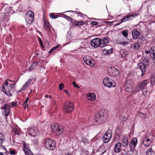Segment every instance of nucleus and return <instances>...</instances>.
<instances>
[{
	"label": "nucleus",
	"instance_id": "1",
	"mask_svg": "<svg viewBox=\"0 0 155 155\" xmlns=\"http://www.w3.org/2000/svg\"><path fill=\"white\" fill-rule=\"evenodd\" d=\"M16 83L14 81L6 80L2 85V91L8 96H11L15 89Z\"/></svg>",
	"mask_w": 155,
	"mask_h": 155
},
{
	"label": "nucleus",
	"instance_id": "2",
	"mask_svg": "<svg viewBox=\"0 0 155 155\" xmlns=\"http://www.w3.org/2000/svg\"><path fill=\"white\" fill-rule=\"evenodd\" d=\"M10 12V9L9 8H7L6 9L5 12L2 13L0 15V21H1L2 23L4 24L5 26L9 24V17Z\"/></svg>",
	"mask_w": 155,
	"mask_h": 155
},
{
	"label": "nucleus",
	"instance_id": "3",
	"mask_svg": "<svg viewBox=\"0 0 155 155\" xmlns=\"http://www.w3.org/2000/svg\"><path fill=\"white\" fill-rule=\"evenodd\" d=\"M148 64V59L147 58H144L141 62L138 64L137 68L140 69L141 71V76H143L145 74L147 67Z\"/></svg>",
	"mask_w": 155,
	"mask_h": 155
},
{
	"label": "nucleus",
	"instance_id": "4",
	"mask_svg": "<svg viewBox=\"0 0 155 155\" xmlns=\"http://www.w3.org/2000/svg\"><path fill=\"white\" fill-rule=\"evenodd\" d=\"M45 147L49 150H53L56 147V143L54 140L50 138H46L45 140Z\"/></svg>",
	"mask_w": 155,
	"mask_h": 155
},
{
	"label": "nucleus",
	"instance_id": "5",
	"mask_svg": "<svg viewBox=\"0 0 155 155\" xmlns=\"http://www.w3.org/2000/svg\"><path fill=\"white\" fill-rule=\"evenodd\" d=\"M51 129L52 132L55 133V134L57 135L61 134L64 130L62 127L58 124H54L52 126Z\"/></svg>",
	"mask_w": 155,
	"mask_h": 155
},
{
	"label": "nucleus",
	"instance_id": "6",
	"mask_svg": "<svg viewBox=\"0 0 155 155\" xmlns=\"http://www.w3.org/2000/svg\"><path fill=\"white\" fill-rule=\"evenodd\" d=\"M74 105L73 103L70 101L66 102L64 104L63 108V111L65 113H69L73 111Z\"/></svg>",
	"mask_w": 155,
	"mask_h": 155
},
{
	"label": "nucleus",
	"instance_id": "7",
	"mask_svg": "<svg viewBox=\"0 0 155 155\" xmlns=\"http://www.w3.org/2000/svg\"><path fill=\"white\" fill-rule=\"evenodd\" d=\"M34 20V13L31 10L27 12L25 15V20L28 24H31Z\"/></svg>",
	"mask_w": 155,
	"mask_h": 155
},
{
	"label": "nucleus",
	"instance_id": "8",
	"mask_svg": "<svg viewBox=\"0 0 155 155\" xmlns=\"http://www.w3.org/2000/svg\"><path fill=\"white\" fill-rule=\"evenodd\" d=\"M112 136V131L110 130H108L102 137V140L104 143H108L110 140Z\"/></svg>",
	"mask_w": 155,
	"mask_h": 155
},
{
	"label": "nucleus",
	"instance_id": "9",
	"mask_svg": "<svg viewBox=\"0 0 155 155\" xmlns=\"http://www.w3.org/2000/svg\"><path fill=\"white\" fill-rule=\"evenodd\" d=\"M103 83L105 86L109 87H115V84L113 80L111 79H108V77H105L103 80Z\"/></svg>",
	"mask_w": 155,
	"mask_h": 155
},
{
	"label": "nucleus",
	"instance_id": "10",
	"mask_svg": "<svg viewBox=\"0 0 155 155\" xmlns=\"http://www.w3.org/2000/svg\"><path fill=\"white\" fill-rule=\"evenodd\" d=\"M101 40L99 38H95L91 41V45L94 48H97L100 45H101Z\"/></svg>",
	"mask_w": 155,
	"mask_h": 155
},
{
	"label": "nucleus",
	"instance_id": "11",
	"mask_svg": "<svg viewBox=\"0 0 155 155\" xmlns=\"http://www.w3.org/2000/svg\"><path fill=\"white\" fill-rule=\"evenodd\" d=\"M138 14L137 13H132L130 15H128L127 16H125L121 19V22L120 24L124 22H125L128 21H129L132 19L131 17H134L137 16Z\"/></svg>",
	"mask_w": 155,
	"mask_h": 155
},
{
	"label": "nucleus",
	"instance_id": "12",
	"mask_svg": "<svg viewBox=\"0 0 155 155\" xmlns=\"http://www.w3.org/2000/svg\"><path fill=\"white\" fill-rule=\"evenodd\" d=\"M8 105L6 104H5L3 106H2L1 108V109L3 110V113H4V115L5 116V119H7V117L8 115L10 112V108L9 107Z\"/></svg>",
	"mask_w": 155,
	"mask_h": 155
},
{
	"label": "nucleus",
	"instance_id": "13",
	"mask_svg": "<svg viewBox=\"0 0 155 155\" xmlns=\"http://www.w3.org/2000/svg\"><path fill=\"white\" fill-rule=\"evenodd\" d=\"M23 150L26 155H32V153L27 147L25 141H23Z\"/></svg>",
	"mask_w": 155,
	"mask_h": 155
},
{
	"label": "nucleus",
	"instance_id": "14",
	"mask_svg": "<svg viewBox=\"0 0 155 155\" xmlns=\"http://www.w3.org/2000/svg\"><path fill=\"white\" fill-rule=\"evenodd\" d=\"M98 114L104 120L107 117V110L103 109L100 110L98 112Z\"/></svg>",
	"mask_w": 155,
	"mask_h": 155
},
{
	"label": "nucleus",
	"instance_id": "15",
	"mask_svg": "<svg viewBox=\"0 0 155 155\" xmlns=\"http://www.w3.org/2000/svg\"><path fill=\"white\" fill-rule=\"evenodd\" d=\"M137 143V139L136 137L133 138L131 140L129 144L130 148L134 149L136 147Z\"/></svg>",
	"mask_w": 155,
	"mask_h": 155
},
{
	"label": "nucleus",
	"instance_id": "16",
	"mask_svg": "<svg viewBox=\"0 0 155 155\" xmlns=\"http://www.w3.org/2000/svg\"><path fill=\"white\" fill-rule=\"evenodd\" d=\"M122 144L121 143L118 142L114 146V150L115 153H119L121 150Z\"/></svg>",
	"mask_w": 155,
	"mask_h": 155
},
{
	"label": "nucleus",
	"instance_id": "17",
	"mask_svg": "<svg viewBox=\"0 0 155 155\" xmlns=\"http://www.w3.org/2000/svg\"><path fill=\"white\" fill-rule=\"evenodd\" d=\"M151 143V141L147 137H144L142 141V144L146 147L149 146Z\"/></svg>",
	"mask_w": 155,
	"mask_h": 155
},
{
	"label": "nucleus",
	"instance_id": "18",
	"mask_svg": "<svg viewBox=\"0 0 155 155\" xmlns=\"http://www.w3.org/2000/svg\"><path fill=\"white\" fill-rule=\"evenodd\" d=\"M109 42V38L107 37L103 38L101 41V45L100 47H104Z\"/></svg>",
	"mask_w": 155,
	"mask_h": 155
},
{
	"label": "nucleus",
	"instance_id": "19",
	"mask_svg": "<svg viewBox=\"0 0 155 155\" xmlns=\"http://www.w3.org/2000/svg\"><path fill=\"white\" fill-rule=\"evenodd\" d=\"M137 42L140 45L142 44H146L147 39L144 36L141 35L138 38Z\"/></svg>",
	"mask_w": 155,
	"mask_h": 155
},
{
	"label": "nucleus",
	"instance_id": "20",
	"mask_svg": "<svg viewBox=\"0 0 155 155\" xmlns=\"http://www.w3.org/2000/svg\"><path fill=\"white\" fill-rule=\"evenodd\" d=\"M44 27L46 30L50 31L51 29V26L49 22L46 20L44 21Z\"/></svg>",
	"mask_w": 155,
	"mask_h": 155
},
{
	"label": "nucleus",
	"instance_id": "21",
	"mask_svg": "<svg viewBox=\"0 0 155 155\" xmlns=\"http://www.w3.org/2000/svg\"><path fill=\"white\" fill-rule=\"evenodd\" d=\"M140 33L135 29L133 30L132 32V37L133 39L136 40L139 37Z\"/></svg>",
	"mask_w": 155,
	"mask_h": 155
},
{
	"label": "nucleus",
	"instance_id": "22",
	"mask_svg": "<svg viewBox=\"0 0 155 155\" xmlns=\"http://www.w3.org/2000/svg\"><path fill=\"white\" fill-rule=\"evenodd\" d=\"M11 133L12 135H15L17 134L18 135L20 134V130L18 127H13L11 131Z\"/></svg>",
	"mask_w": 155,
	"mask_h": 155
},
{
	"label": "nucleus",
	"instance_id": "23",
	"mask_svg": "<svg viewBox=\"0 0 155 155\" xmlns=\"http://www.w3.org/2000/svg\"><path fill=\"white\" fill-rule=\"evenodd\" d=\"M94 120L98 124L101 123L104 120L98 114L95 115Z\"/></svg>",
	"mask_w": 155,
	"mask_h": 155
},
{
	"label": "nucleus",
	"instance_id": "24",
	"mask_svg": "<svg viewBox=\"0 0 155 155\" xmlns=\"http://www.w3.org/2000/svg\"><path fill=\"white\" fill-rule=\"evenodd\" d=\"M122 145L123 147H126L128 146L129 142L128 138L127 137L124 136L122 139Z\"/></svg>",
	"mask_w": 155,
	"mask_h": 155
},
{
	"label": "nucleus",
	"instance_id": "25",
	"mask_svg": "<svg viewBox=\"0 0 155 155\" xmlns=\"http://www.w3.org/2000/svg\"><path fill=\"white\" fill-rule=\"evenodd\" d=\"M87 96L88 99L90 101H94L95 99L96 96L95 94L94 93H88L87 95Z\"/></svg>",
	"mask_w": 155,
	"mask_h": 155
},
{
	"label": "nucleus",
	"instance_id": "26",
	"mask_svg": "<svg viewBox=\"0 0 155 155\" xmlns=\"http://www.w3.org/2000/svg\"><path fill=\"white\" fill-rule=\"evenodd\" d=\"M147 83V80H144L141 81L140 83L138 84V85L141 89H143L146 86Z\"/></svg>",
	"mask_w": 155,
	"mask_h": 155
},
{
	"label": "nucleus",
	"instance_id": "27",
	"mask_svg": "<svg viewBox=\"0 0 155 155\" xmlns=\"http://www.w3.org/2000/svg\"><path fill=\"white\" fill-rule=\"evenodd\" d=\"M5 139V136L2 134L0 133V147H1L3 150H5V148L4 147L1 146L3 142L4 141Z\"/></svg>",
	"mask_w": 155,
	"mask_h": 155
},
{
	"label": "nucleus",
	"instance_id": "28",
	"mask_svg": "<svg viewBox=\"0 0 155 155\" xmlns=\"http://www.w3.org/2000/svg\"><path fill=\"white\" fill-rule=\"evenodd\" d=\"M140 47V45L137 42L134 43L133 44H131L130 45V48L134 50L138 49Z\"/></svg>",
	"mask_w": 155,
	"mask_h": 155
},
{
	"label": "nucleus",
	"instance_id": "29",
	"mask_svg": "<svg viewBox=\"0 0 155 155\" xmlns=\"http://www.w3.org/2000/svg\"><path fill=\"white\" fill-rule=\"evenodd\" d=\"M150 52L151 54H153V57H151V55L150 54V57L151 58H152L153 59V60L155 58L154 56L155 55V46H152L150 48Z\"/></svg>",
	"mask_w": 155,
	"mask_h": 155
},
{
	"label": "nucleus",
	"instance_id": "30",
	"mask_svg": "<svg viewBox=\"0 0 155 155\" xmlns=\"http://www.w3.org/2000/svg\"><path fill=\"white\" fill-rule=\"evenodd\" d=\"M27 133L29 135L32 137H34L36 136V134L33 129L31 128L29 129V130L27 132Z\"/></svg>",
	"mask_w": 155,
	"mask_h": 155
},
{
	"label": "nucleus",
	"instance_id": "31",
	"mask_svg": "<svg viewBox=\"0 0 155 155\" xmlns=\"http://www.w3.org/2000/svg\"><path fill=\"white\" fill-rule=\"evenodd\" d=\"M111 70L112 72V73L113 74V75L116 76L119 74V71L118 69L115 68L114 67L111 68Z\"/></svg>",
	"mask_w": 155,
	"mask_h": 155
},
{
	"label": "nucleus",
	"instance_id": "32",
	"mask_svg": "<svg viewBox=\"0 0 155 155\" xmlns=\"http://www.w3.org/2000/svg\"><path fill=\"white\" fill-rule=\"evenodd\" d=\"M113 51V48H111L110 49L108 50L104 49L103 50L102 52L104 55H107L112 53Z\"/></svg>",
	"mask_w": 155,
	"mask_h": 155
},
{
	"label": "nucleus",
	"instance_id": "33",
	"mask_svg": "<svg viewBox=\"0 0 155 155\" xmlns=\"http://www.w3.org/2000/svg\"><path fill=\"white\" fill-rule=\"evenodd\" d=\"M140 89L141 88L139 86V85H138L137 86H136L134 88V89L132 91V94H134L137 92L139 91L140 90Z\"/></svg>",
	"mask_w": 155,
	"mask_h": 155
},
{
	"label": "nucleus",
	"instance_id": "34",
	"mask_svg": "<svg viewBox=\"0 0 155 155\" xmlns=\"http://www.w3.org/2000/svg\"><path fill=\"white\" fill-rule=\"evenodd\" d=\"M38 62H34L33 63L31 64L29 69V70L30 71H31L33 69H34L35 67L38 65Z\"/></svg>",
	"mask_w": 155,
	"mask_h": 155
},
{
	"label": "nucleus",
	"instance_id": "35",
	"mask_svg": "<svg viewBox=\"0 0 155 155\" xmlns=\"http://www.w3.org/2000/svg\"><path fill=\"white\" fill-rule=\"evenodd\" d=\"M146 155H154V152L151 148H150L146 151Z\"/></svg>",
	"mask_w": 155,
	"mask_h": 155
},
{
	"label": "nucleus",
	"instance_id": "36",
	"mask_svg": "<svg viewBox=\"0 0 155 155\" xmlns=\"http://www.w3.org/2000/svg\"><path fill=\"white\" fill-rule=\"evenodd\" d=\"M58 13H51L49 14V16L51 18L55 19L59 16L58 15Z\"/></svg>",
	"mask_w": 155,
	"mask_h": 155
},
{
	"label": "nucleus",
	"instance_id": "37",
	"mask_svg": "<svg viewBox=\"0 0 155 155\" xmlns=\"http://www.w3.org/2000/svg\"><path fill=\"white\" fill-rule=\"evenodd\" d=\"M91 58L90 56H87L83 58V60L85 64H88V62L90 60Z\"/></svg>",
	"mask_w": 155,
	"mask_h": 155
},
{
	"label": "nucleus",
	"instance_id": "38",
	"mask_svg": "<svg viewBox=\"0 0 155 155\" xmlns=\"http://www.w3.org/2000/svg\"><path fill=\"white\" fill-rule=\"evenodd\" d=\"M88 62V64H87V65H89L91 67H93L94 66L95 63L94 61L92 58H91L90 60Z\"/></svg>",
	"mask_w": 155,
	"mask_h": 155
},
{
	"label": "nucleus",
	"instance_id": "39",
	"mask_svg": "<svg viewBox=\"0 0 155 155\" xmlns=\"http://www.w3.org/2000/svg\"><path fill=\"white\" fill-rule=\"evenodd\" d=\"M132 83H130V81L128 80L125 84V87L127 89H129L132 87Z\"/></svg>",
	"mask_w": 155,
	"mask_h": 155
},
{
	"label": "nucleus",
	"instance_id": "40",
	"mask_svg": "<svg viewBox=\"0 0 155 155\" xmlns=\"http://www.w3.org/2000/svg\"><path fill=\"white\" fill-rule=\"evenodd\" d=\"M16 103L17 102H12L6 104L9 105L8 106L9 107H10L11 109V107H14L16 105Z\"/></svg>",
	"mask_w": 155,
	"mask_h": 155
},
{
	"label": "nucleus",
	"instance_id": "41",
	"mask_svg": "<svg viewBox=\"0 0 155 155\" xmlns=\"http://www.w3.org/2000/svg\"><path fill=\"white\" fill-rule=\"evenodd\" d=\"M29 99V97H27L26 99H25V100L24 102L23 103V107L25 108L28 105V100Z\"/></svg>",
	"mask_w": 155,
	"mask_h": 155
},
{
	"label": "nucleus",
	"instance_id": "42",
	"mask_svg": "<svg viewBox=\"0 0 155 155\" xmlns=\"http://www.w3.org/2000/svg\"><path fill=\"white\" fill-rule=\"evenodd\" d=\"M69 12H73L74 14H78V15H77L78 16H79L81 17H82L83 15V14L80 12H77L74 11H69Z\"/></svg>",
	"mask_w": 155,
	"mask_h": 155
},
{
	"label": "nucleus",
	"instance_id": "43",
	"mask_svg": "<svg viewBox=\"0 0 155 155\" xmlns=\"http://www.w3.org/2000/svg\"><path fill=\"white\" fill-rule=\"evenodd\" d=\"M59 46V45H57L56 46H55V47H53V48H52V49H51L49 51V52H48V53H52L56 49V48H58V47Z\"/></svg>",
	"mask_w": 155,
	"mask_h": 155
},
{
	"label": "nucleus",
	"instance_id": "44",
	"mask_svg": "<svg viewBox=\"0 0 155 155\" xmlns=\"http://www.w3.org/2000/svg\"><path fill=\"white\" fill-rule=\"evenodd\" d=\"M28 87L25 84L20 89V91H24L25 89H26L27 87Z\"/></svg>",
	"mask_w": 155,
	"mask_h": 155
},
{
	"label": "nucleus",
	"instance_id": "45",
	"mask_svg": "<svg viewBox=\"0 0 155 155\" xmlns=\"http://www.w3.org/2000/svg\"><path fill=\"white\" fill-rule=\"evenodd\" d=\"M128 31H122V35L125 37H127L128 36Z\"/></svg>",
	"mask_w": 155,
	"mask_h": 155
},
{
	"label": "nucleus",
	"instance_id": "46",
	"mask_svg": "<svg viewBox=\"0 0 155 155\" xmlns=\"http://www.w3.org/2000/svg\"><path fill=\"white\" fill-rule=\"evenodd\" d=\"M16 150H10L9 153L11 155H15L16 154Z\"/></svg>",
	"mask_w": 155,
	"mask_h": 155
},
{
	"label": "nucleus",
	"instance_id": "47",
	"mask_svg": "<svg viewBox=\"0 0 155 155\" xmlns=\"http://www.w3.org/2000/svg\"><path fill=\"white\" fill-rule=\"evenodd\" d=\"M84 23L83 21H81L80 22H78L74 24L77 26H78L79 25H81L84 24Z\"/></svg>",
	"mask_w": 155,
	"mask_h": 155
},
{
	"label": "nucleus",
	"instance_id": "48",
	"mask_svg": "<svg viewBox=\"0 0 155 155\" xmlns=\"http://www.w3.org/2000/svg\"><path fill=\"white\" fill-rule=\"evenodd\" d=\"M81 141L84 143H88V140L84 137H82L81 138Z\"/></svg>",
	"mask_w": 155,
	"mask_h": 155
},
{
	"label": "nucleus",
	"instance_id": "49",
	"mask_svg": "<svg viewBox=\"0 0 155 155\" xmlns=\"http://www.w3.org/2000/svg\"><path fill=\"white\" fill-rule=\"evenodd\" d=\"M62 16L64 18H65L68 20H69L71 21H72V18H70L68 16H67V15L65 14H62Z\"/></svg>",
	"mask_w": 155,
	"mask_h": 155
},
{
	"label": "nucleus",
	"instance_id": "50",
	"mask_svg": "<svg viewBox=\"0 0 155 155\" xmlns=\"http://www.w3.org/2000/svg\"><path fill=\"white\" fill-rule=\"evenodd\" d=\"M32 81L31 79H29L26 82L25 84L28 87L29 85L30 84Z\"/></svg>",
	"mask_w": 155,
	"mask_h": 155
},
{
	"label": "nucleus",
	"instance_id": "51",
	"mask_svg": "<svg viewBox=\"0 0 155 155\" xmlns=\"http://www.w3.org/2000/svg\"><path fill=\"white\" fill-rule=\"evenodd\" d=\"M64 87V85L63 84L61 83L59 84V89L60 90H63V88Z\"/></svg>",
	"mask_w": 155,
	"mask_h": 155
},
{
	"label": "nucleus",
	"instance_id": "52",
	"mask_svg": "<svg viewBox=\"0 0 155 155\" xmlns=\"http://www.w3.org/2000/svg\"><path fill=\"white\" fill-rule=\"evenodd\" d=\"M133 153L131 150V149H130V150L126 152V153L125 154L126 155H132V154Z\"/></svg>",
	"mask_w": 155,
	"mask_h": 155
},
{
	"label": "nucleus",
	"instance_id": "53",
	"mask_svg": "<svg viewBox=\"0 0 155 155\" xmlns=\"http://www.w3.org/2000/svg\"><path fill=\"white\" fill-rule=\"evenodd\" d=\"M72 84H73L74 85V86L77 88H80V87L78 86V85H77L76 84V83H75V82H72Z\"/></svg>",
	"mask_w": 155,
	"mask_h": 155
},
{
	"label": "nucleus",
	"instance_id": "54",
	"mask_svg": "<svg viewBox=\"0 0 155 155\" xmlns=\"http://www.w3.org/2000/svg\"><path fill=\"white\" fill-rule=\"evenodd\" d=\"M91 25H97L98 24V22L95 21H92L91 23Z\"/></svg>",
	"mask_w": 155,
	"mask_h": 155
},
{
	"label": "nucleus",
	"instance_id": "55",
	"mask_svg": "<svg viewBox=\"0 0 155 155\" xmlns=\"http://www.w3.org/2000/svg\"><path fill=\"white\" fill-rule=\"evenodd\" d=\"M128 41H127V42H125L124 41H123L121 42V44H121L123 45H125L127 44L129 42H128Z\"/></svg>",
	"mask_w": 155,
	"mask_h": 155
},
{
	"label": "nucleus",
	"instance_id": "56",
	"mask_svg": "<svg viewBox=\"0 0 155 155\" xmlns=\"http://www.w3.org/2000/svg\"><path fill=\"white\" fill-rule=\"evenodd\" d=\"M121 38V41L119 39H117L116 40V42L118 44H121V41L122 40V38Z\"/></svg>",
	"mask_w": 155,
	"mask_h": 155
},
{
	"label": "nucleus",
	"instance_id": "57",
	"mask_svg": "<svg viewBox=\"0 0 155 155\" xmlns=\"http://www.w3.org/2000/svg\"><path fill=\"white\" fill-rule=\"evenodd\" d=\"M40 43L42 46H42L43 42H42V41H41V39H40Z\"/></svg>",
	"mask_w": 155,
	"mask_h": 155
},
{
	"label": "nucleus",
	"instance_id": "58",
	"mask_svg": "<svg viewBox=\"0 0 155 155\" xmlns=\"http://www.w3.org/2000/svg\"><path fill=\"white\" fill-rule=\"evenodd\" d=\"M150 53V51H145V53L146 54H149Z\"/></svg>",
	"mask_w": 155,
	"mask_h": 155
},
{
	"label": "nucleus",
	"instance_id": "59",
	"mask_svg": "<svg viewBox=\"0 0 155 155\" xmlns=\"http://www.w3.org/2000/svg\"><path fill=\"white\" fill-rule=\"evenodd\" d=\"M141 114H143V117L145 118H146V115L145 114H144V113H141Z\"/></svg>",
	"mask_w": 155,
	"mask_h": 155
},
{
	"label": "nucleus",
	"instance_id": "60",
	"mask_svg": "<svg viewBox=\"0 0 155 155\" xmlns=\"http://www.w3.org/2000/svg\"><path fill=\"white\" fill-rule=\"evenodd\" d=\"M64 91L65 92V93L67 94H68V91L67 90H64Z\"/></svg>",
	"mask_w": 155,
	"mask_h": 155
},
{
	"label": "nucleus",
	"instance_id": "61",
	"mask_svg": "<svg viewBox=\"0 0 155 155\" xmlns=\"http://www.w3.org/2000/svg\"><path fill=\"white\" fill-rule=\"evenodd\" d=\"M52 103L53 104V105H54L55 104V101H52Z\"/></svg>",
	"mask_w": 155,
	"mask_h": 155
},
{
	"label": "nucleus",
	"instance_id": "62",
	"mask_svg": "<svg viewBox=\"0 0 155 155\" xmlns=\"http://www.w3.org/2000/svg\"><path fill=\"white\" fill-rule=\"evenodd\" d=\"M65 155H72V154L71 153H68L66 154Z\"/></svg>",
	"mask_w": 155,
	"mask_h": 155
},
{
	"label": "nucleus",
	"instance_id": "63",
	"mask_svg": "<svg viewBox=\"0 0 155 155\" xmlns=\"http://www.w3.org/2000/svg\"><path fill=\"white\" fill-rule=\"evenodd\" d=\"M48 97H49V96H48V95H45V97L46 98H48Z\"/></svg>",
	"mask_w": 155,
	"mask_h": 155
},
{
	"label": "nucleus",
	"instance_id": "64",
	"mask_svg": "<svg viewBox=\"0 0 155 155\" xmlns=\"http://www.w3.org/2000/svg\"><path fill=\"white\" fill-rule=\"evenodd\" d=\"M3 153L2 152H0V155H3Z\"/></svg>",
	"mask_w": 155,
	"mask_h": 155
}]
</instances>
